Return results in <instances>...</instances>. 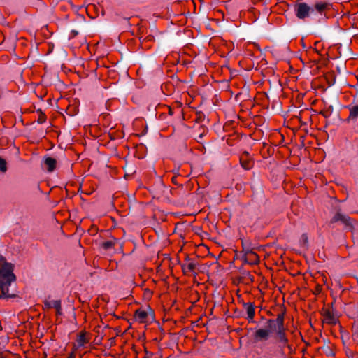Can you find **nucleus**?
I'll return each mask as SVG.
<instances>
[{
	"instance_id": "nucleus-19",
	"label": "nucleus",
	"mask_w": 358,
	"mask_h": 358,
	"mask_svg": "<svg viewBox=\"0 0 358 358\" xmlns=\"http://www.w3.org/2000/svg\"><path fill=\"white\" fill-rule=\"evenodd\" d=\"M6 162L4 159L0 157V171L5 172L7 170Z\"/></svg>"
},
{
	"instance_id": "nucleus-9",
	"label": "nucleus",
	"mask_w": 358,
	"mask_h": 358,
	"mask_svg": "<svg viewBox=\"0 0 358 358\" xmlns=\"http://www.w3.org/2000/svg\"><path fill=\"white\" fill-rule=\"evenodd\" d=\"M166 187L164 185V183L159 180L157 182L155 185V191L157 194L161 195L165 194V190L166 189Z\"/></svg>"
},
{
	"instance_id": "nucleus-4",
	"label": "nucleus",
	"mask_w": 358,
	"mask_h": 358,
	"mask_svg": "<svg viewBox=\"0 0 358 358\" xmlns=\"http://www.w3.org/2000/svg\"><path fill=\"white\" fill-rule=\"evenodd\" d=\"M313 11L314 9L306 3H300L295 6L296 15L299 19L303 20L308 17L310 13Z\"/></svg>"
},
{
	"instance_id": "nucleus-5",
	"label": "nucleus",
	"mask_w": 358,
	"mask_h": 358,
	"mask_svg": "<svg viewBox=\"0 0 358 358\" xmlns=\"http://www.w3.org/2000/svg\"><path fill=\"white\" fill-rule=\"evenodd\" d=\"M42 164L48 172H52L57 164V160L50 156H45L42 159Z\"/></svg>"
},
{
	"instance_id": "nucleus-11",
	"label": "nucleus",
	"mask_w": 358,
	"mask_h": 358,
	"mask_svg": "<svg viewBox=\"0 0 358 358\" xmlns=\"http://www.w3.org/2000/svg\"><path fill=\"white\" fill-rule=\"evenodd\" d=\"M59 305H61L60 300H46L45 301V306L48 308H58Z\"/></svg>"
},
{
	"instance_id": "nucleus-1",
	"label": "nucleus",
	"mask_w": 358,
	"mask_h": 358,
	"mask_svg": "<svg viewBox=\"0 0 358 358\" xmlns=\"http://www.w3.org/2000/svg\"><path fill=\"white\" fill-rule=\"evenodd\" d=\"M13 269V264L9 262H4L0 268V299L8 300L18 297Z\"/></svg>"
},
{
	"instance_id": "nucleus-6",
	"label": "nucleus",
	"mask_w": 358,
	"mask_h": 358,
	"mask_svg": "<svg viewBox=\"0 0 358 358\" xmlns=\"http://www.w3.org/2000/svg\"><path fill=\"white\" fill-rule=\"evenodd\" d=\"M276 338L278 341L280 343V345L281 347H284L287 345L288 348H290L288 345V339L285 333V327L284 325L282 328H280L276 332Z\"/></svg>"
},
{
	"instance_id": "nucleus-8",
	"label": "nucleus",
	"mask_w": 358,
	"mask_h": 358,
	"mask_svg": "<svg viewBox=\"0 0 358 358\" xmlns=\"http://www.w3.org/2000/svg\"><path fill=\"white\" fill-rule=\"evenodd\" d=\"M271 333L266 329H260L256 331L255 338L257 340H267Z\"/></svg>"
},
{
	"instance_id": "nucleus-23",
	"label": "nucleus",
	"mask_w": 358,
	"mask_h": 358,
	"mask_svg": "<svg viewBox=\"0 0 358 358\" xmlns=\"http://www.w3.org/2000/svg\"><path fill=\"white\" fill-rule=\"evenodd\" d=\"M296 113H297V110H294H294H292V117H296V119L299 121L298 115H297Z\"/></svg>"
},
{
	"instance_id": "nucleus-27",
	"label": "nucleus",
	"mask_w": 358,
	"mask_h": 358,
	"mask_svg": "<svg viewBox=\"0 0 358 358\" xmlns=\"http://www.w3.org/2000/svg\"><path fill=\"white\" fill-rule=\"evenodd\" d=\"M69 358H71V357H69Z\"/></svg>"
},
{
	"instance_id": "nucleus-18",
	"label": "nucleus",
	"mask_w": 358,
	"mask_h": 358,
	"mask_svg": "<svg viewBox=\"0 0 358 358\" xmlns=\"http://www.w3.org/2000/svg\"><path fill=\"white\" fill-rule=\"evenodd\" d=\"M322 350L323 352L327 356L330 357V356H333L334 355L332 349L328 345H324L322 348Z\"/></svg>"
},
{
	"instance_id": "nucleus-10",
	"label": "nucleus",
	"mask_w": 358,
	"mask_h": 358,
	"mask_svg": "<svg viewBox=\"0 0 358 358\" xmlns=\"http://www.w3.org/2000/svg\"><path fill=\"white\" fill-rule=\"evenodd\" d=\"M245 307L248 315V320L249 321H252L255 315L254 306L251 303H245Z\"/></svg>"
},
{
	"instance_id": "nucleus-16",
	"label": "nucleus",
	"mask_w": 358,
	"mask_h": 358,
	"mask_svg": "<svg viewBox=\"0 0 358 358\" xmlns=\"http://www.w3.org/2000/svg\"><path fill=\"white\" fill-rule=\"evenodd\" d=\"M325 320L330 324H336L337 318L331 315L329 312H327L324 315Z\"/></svg>"
},
{
	"instance_id": "nucleus-22",
	"label": "nucleus",
	"mask_w": 358,
	"mask_h": 358,
	"mask_svg": "<svg viewBox=\"0 0 358 358\" xmlns=\"http://www.w3.org/2000/svg\"><path fill=\"white\" fill-rule=\"evenodd\" d=\"M55 309L57 310V315H62V310L61 305H59V308H55Z\"/></svg>"
},
{
	"instance_id": "nucleus-15",
	"label": "nucleus",
	"mask_w": 358,
	"mask_h": 358,
	"mask_svg": "<svg viewBox=\"0 0 358 358\" xmlns=\"http://www.w3.org/2000/svg\"><path fill=\"white\" fill-rule=\"evenodd\" d=\"M301 250H303L308 247V237L306 234H303L299 241Z\"/></svg>"
},
{
	"instance_id": "nucleus-17",
	"label": "nucleus",
	"mask_w": 358,
	"mask_h": 358,
	"mask_svg": "<svg viewBox=\"0 0 358 358\" xmlns=\"http://www.w3.org/2000/svg\"><path fill=\"white\" fill-rule=\"evenodd\" d=\"M327 3H317L315 6V8L319 12L322 13L327 7Z\"/></svg>"
},
{
	"instance_id": "nucleus-7",
	"label": "nucleus",
	"mask_w": 358,
	"mask_h": 358,
	"mask_svg": "<svg viewBox=\"0 0 358 358\" xmlns=\"http://www.w3.org/2000/svg\"><path fill=\"white\" fill-rule=\"evenodd\" d=\"M136 320L140 322H144L145 320L150 317L152 318V315L150 312L144 310H137L135 313Z\"/></svg>"
},
{
	"instance_id": "nucleus-14",
	"label": "nucleus",
	"mask_w": 358,
	"mask_h": 358,
	"mask_svg": "<svg viewBox=\"0 0 358 358\" xmlns=\"http://www.w3.org/2000/svg\"><path fill=\"white\" fill-rule=\"evenodd\" d=\"M196 265L197 264L196 262H191L188 263L187 265L182 266V269L185 273L187 271L192 272L195 269Z\"/></svg>"
},
{
	"instance_id": "nucleus-24",
	"label": "nucleus",
	"mask_w": 358,
	"mask_h": 358,
	"mask_svg": "<svg viewBox=\"0 0 358 358\" xmlns=\"http://www.w3.org/2000/svg\"><path fill=\"white\" fill-rule=\"evenodd\" d=\"M249 257H250V259L249 262H250V264H253V263L252 262V261L254 259H255V256H249Z\"/></svg>"
},
{
	"instance_id": "nucleus-26",
	"label": "nucleus",
	"mask_w": 358,
	"mask_h": 358,
	"mask_svg": "<svg viewBox=\"0 0 358 358\" xmlns=\"http://www.w3.org/2000/svg\"><path fill=\"white\" fill-rule=\"evenodd\" d=\"M73 34H78V32L77 31H73Z\"/></svg>"
},
{
	"instance_id": "nucleus-21",
	"label": "nucleus",
	"mask_w": 358,
	"mask_h": 358,
	"mask_svg": "<svg viewBox=\"0 0 358 358\" xmlns=\"http://www.w3.org/2000/svg\"><path fill=\"white\" fill-rule=\"evenodd\" d=\"M113 244L114 243L113 241H108L103 243V248L105 250H110L113 247Z\"/></svg>"
},
{
	"instance_id": "nucleus-20",
	"label": "nucleus",
	"mask_w": 358,
	"mask_h": 358,
	"mask_svg": "<svg viewBox=\"0 0 358 358\" xmlns=\"http://www.w3.org/2000/svg\"><path fill=\"white\" fill-rule=\"evenodd\" d=\"M352 338L353 340L358 343V327L357 326H353L352 327Z\"/></svg>"
},
{
	"instance_id": "nucleus-25",
	"label": "nucleus",
	"mask_w": 358,
	"mask_h": 358,
	"mask_svg": "<svg viewBox=\"0 0 358 358\" xmlns=\"http://www.w3.org/2000/svg\"><path fill=\"white\" fill-rule=\"evenodd\" d=\"M203 134H201L199 135V137H200V138H202V137H203Z\"/></svg>"
},
{
	"instance_id": "nucleus-2",
	"label": "nucleus",
	"mask_w": 358,
	"mask_h": 358,
	"mask_svg": "<svg viewBox=\"0 0 358 358\" xmlns=\"http://www.w3.org/2000/svg\"><path fill=\"white\" fill-rule=\"evenodd\" d=\"M286 309L284 306H281L278 310L277 318L275 320H269L267 322V329L270 333L276 332L280 328H282L284 317Z\"/></svg>"
},
{
	"instance_id": "nucleus-12",
	"label": "nucleus",
	"mask_w": 358,
	"mask_h": 358,
	"mask_svg": "<svg viewBox=\"0 0 358 358\" xmlns=\"http://www.w3.org/2000/svg\"><path fill=\"white\" fill-rule=\"evenodd\" d=\"M243 250L245 252V254L249 256H255V259H254L252 262V263H257L258 262V257L257 255L252 251V250L249 247L244 245L243 246Z\"/></svg>"
},
{
	"instance_id": "nucleus-13",
	"label": "nucleus",
	"mask_w": 358,
	"mask_h": 358,
	"mask_svg": "<svg viewBox=\"0 0 358 358\" xmlns=\"http://www.w3.org/2000/svg\"><path fill=\"white\" fill-rule=\"evenodd\" d=\"M358 118V106H354L350 108L349 119L356 120Z\"/></svg>"
},
{
	"instance_id": "nucleus-3",
	"label": "nucleus",
	"mask_w": 358,
	"mask_h": 358,
	"mask_svg": "<svg viewBox=\"0 0 358 358\" xmlns=\"http://www.w3.org/2000/svg\"><path fill=\"white\" fill-rule=\"evenodd\" d=\"M332 222H341L345 225L346 229L349 231H352L355 228L354 221L351 220L348 215L343 214L341 212L336 213V214L332 218Z\"/></svg>"
}]
</instances>
